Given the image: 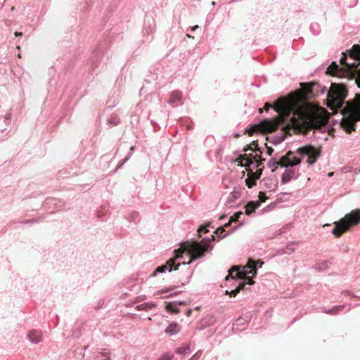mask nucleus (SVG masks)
<instances>
[{"instance_id":"37","label":"nucleus","mask_w":360,"mask_h":360,"mask_svg":"<svg viewBox=\"0 0 360 360\" xmlns=\"http://www.w3.org/2000/svg\"><path fill=\"white\" fill-rule=\"evenodd\" d=\"M184 304H185V302L181 300V301L172 302L169 304L174 309V308H176V307H178L181 306V305H184Z\"/></svg>"},{"instance_id":"21","label":"nucleus","mask_w":360,"mask_h":360,"mask_svg":"<svg viewBox=\"0 0 360 360\" xmlns=\"http://www.w3.org/2000/svg\"><path fill=\"white\" fill-rule=\"evenodd\" d=\"M243 225V223H240L238 224L237 226H235L233 227H232L231 229V230L222 235H221V232H223V229H218L217 230H216L214 231V233L217 235V236L218 237L219 240H221V239H223L224 238H225L226 236H227L228 235H229L230 233L236 231V230H238L240 227H241Z\"/></svg>"},{"instance_id":"2","label":"nucleus","mask_w":360,"mask_h":360,"mask_svg":"<svg viewBox=\"0 0 360 360\" xmlns=\"http://www.w3.org/2000/svg\"><path fill=\"white\" fill-rule=\"evenodd\" d=\"M252 159H249L246 154L238 153L237 151L226 157L227 160L233 163L238 162V166L245 168L248 174L245 182L249 188H252L256 184L257 181L260 179L262 174V170L259 168L257 160L253 155H252Z\"/></svg>"},{"instance_id":"54","label":"nucleus","mask_w":360,"mask_h":360,"mask_svg":"<svg viewBox=\"0 0 360 360\" xmlns=\"http://www.w3.org/2000/svg\"><path fill=\"white\" fill-rule=\"evenodd\" d=\"M134 303H135L134 302H131V303H127L126 304V307H132L134 305Z\"/></svg>"},{"instance_id":"27","label":"nucleus","mask_w":360,"mask_h":360,"mask_svg":"<svg viewBox=\"0 0 360 360\" xmlns=\"http://www.w3.org/2000/svg\"><path fill=\"white\" fill-rule=\"evenodd\" d=\"M255 209L256 208H252V209L246 208L245 212H244V213L243 212H241V211H239V212L235 213L233 216H231L230 219H232V220H239L240 217L242 215H243L244 214L245 215L250 216L252 213L255 212Z\"/></svg>"},{"instance_id":"31","label":"nucleus","mask_w":360,"mask_h":360,"mask_svg":"<svg viewBox=\"0 0 360 360\" xmlns=\"http://www.w3.org/2000/svg\"><path fill=\"white\" fill-rule=\"evenodd\" d=\"M240 196V187L234 186L233 191L227 198V202H233Z\"/></svg>"},{"instance_id":"49","label":"nucleus","mask_w":360,"mask_h":360,"mask_svg":"<svg viewBox=\"0 0 360 360\" xmlns=\"http://www.w3.org/2000/svg\"><path fill=\"white\" fill-rule=\"evenodd\" d=\"M14 35L16 37H22L23 35L22 32H15L14 33Z\"/></svg>"},{"instance_id":"55","label":"nucleus","mask_w":360,"mask_h":360,"mask_svg":"<svg viewBox=\"0 0 360 360\" xmlns=\"http://www.w3.org/2000/svg\"><path fill=\"white\" fill-rule=\"evenodd\" d=\"M220 153H221V149L219 148L215 153L216 157H218L220 155Z\"/></svg>"},{"instance_id":"44","label":"nucleus","mask_w":360,"mask_h":360,"mask_svg":"<svg viewBox=\"0 0 360 360\" xmlns=\"http://www.w3.org/2000/svg\"><path fill=\"white\" fill-rule=\"evenodd\" d=\"M131 123L133 124L134 122H136V123L139 122V116L137 115H131Z\"/></svg>"},{"instance_id":"57","label":"nucleus","mask_w":360,"mask_h":360,"mask_svg":"<svg viewBox=\"0 0 360 360\" xmlns=\"http://www.w3.org/2000/svg\"><path fill=\"white\" fill-rule=\"evenodd\" d=\"M297 320V318H295L292 320V321L290 323V325H292L295 323V321Z\"/></svg>"},{"instance_id":"40","label":"nucleus","mask_w":360,"mask_h":360,"mask_svg":"<svg viewBox=\"0 0 360 360\" xmlns=\"http://www.w3.org/2000/svg\"><path fill=\"white\" fill-rule=\"evenodd\" d=\"M98 360H110L107 354H101L98 356Z\"/></svg>"},{"instance_id":"20","label":"nucleus","mask_w":360,"mask_h":360,"mask_svg":"<svg viewBox=\"0 0 360 360\" xmlns=\"http://www.w3.org/2000/svg\"><path fill=\"white\" fill-rule=\"evenodd\" d=\"M157 307V304L153 302H146L141 304H138L135 307V309L136 311H148L152 309H154Z\"/></svg>"},{"instance_id":"1","label":"nucleus","mask_w":360,"mask_h":360,"mask_svg":"<svg viewBox=\"0 0 360 360\" xmlns=\"http://www.w3.org/2000/svg\"><path fill=\"white\" fill-rule=\"evenodd\" d=\"M213 240L210 238H204L200 243L196 245L190 255V261L185 262L183 260L184 255L181 254H175L172 258L168 259L165 264L158 266L155 270L150 275V277H155L159 274H162L167 271L171 272L177 270L179 266L190 264L193 261L202 258L207 253H210L213 248Z\"/></svg>"},{"instance_id":"48","label":"nucleus","mask_w":360,"mask_h":360,"mask_svg":"<svg viewBox=\"0 0 360 360\" xmlns=\"http://www.w3.org/2000/svg\"><path fill=\"white\" fill-rule=\"evenodd\" d=\"M335 65V68H338V66H339V65L337 64L336 61H333V62H332V64L330 65V67H328V68L327 72H328V71H329L330 68H332V65Z\"/></svg>"},{"instance_id":"13","label":"nucleus","mask_w":360,"mask_h":360,"mask_svg":"<svg viewBox=\"0 0 360 360\" xmlns=\"http://www.w3.org/2000/svg\"><path fill=\"white\" fill-rule=\"evenodd\" d=\"M290 194V192H281L276 195V200L269 205L266 206L264 210H269L271 207L274 208L276 205L283 202H286L288 200V197Z\"/></svg>"},{"instance_id":"10","label":"nucleus","mask_w":360,"mask_h":360,"mask_svg":"<svg viewBox=\"0 0 360 360\" xmlns=\"http://www.w3.org/2000/svg\"><path fill=\"white\" fill-rule=\"evenodd\" d=\"M155 20L152 17L146 15L143 23V33L146 34L147 40H153V36L152 34L155 32Z\"/></svg>"},{"instance_id":"28","label":"nucleus","mask_w":360,"mask_h":360,"mask_svg":"<svg viewBox=\"0 0 360 360\" xmlns=\"http://www.w3.org/2000/svg\"><path fill=\"white\" fill-rule=\"evenodd\" d=\"M331 263L328 260H324L320 262L316 263L313 268L318 271H323L328 269H329Z\"/></svg>"},{"instance_id":"35","label":"nucleus","mask_w":360,"mask_h":360,"mask_svg":"<svg viewBox=\"0 0 360 360\" xmlns=\"http://www.w3.org/2000/svg\"><path fill=\"white\" fill-rule=\"evenodd\" d=\"M293 227H294V226H293L292 222L288 223L279 229V234L286 233L288 231H289Z\"/></svg>"},{"instance_id":"29","label":"nucleus","mask_w":360,"mask_h":360,"mask_svg":"<svg viewBox=\"0 0 360 360\" xmlns=\"http://www.w3.org/2000/svg\"><path fill=\"white\" fill-rule=\"evenodd\" d=\"M174 352L180 355H186L191 353V347L188 344H184L181 347L175 348Z\"/></svg>"},{"instance_id":"14","label":"nucleus","mask_w":360,"mask_h":360,"mask_svg":"<svg viewBox=\"0 0 360 360\" xmlns=\"http://www.w3.org/2000/svg\"><path fill=\"white\" fill-rule=\"evenodd\" d=\"M27 339L34 344H38L41 342L42 332L40 330L32 329L27 333Z\"/></svg>"},{"instance_id":"45","label":"nucleus","mask_w":360,"mask_h":360,"mask_svg":"<svg viewBox=\"0 0 360 360\" xmlns=\"http://www.w3.org/2000/svg\"><path fill=\"white\" fill-rule=\"evenodd\" d=\"M146 298V295L137 297L136 298V300L134 301V302H139L140 301L144 300Z\"/></svg>"},{"instance_id":"34","label":"nucleus","mask_w":360,"mask_h":360,"mask_svg":"<svg viewBox=\"0 0 360 360\" xmlns=\"http://www.w3.org/2000/svg\"><path fill=\"white\" fill-rule=\"evenodd\" d=\"M174 359V354L170 352H166L162 353L158 360H172Z\"/></svg>"},{"instance_id":"33","label":"nucleus","mask_w":360,"mask_h":360,"mask_svg":"<svg viewBox=\"0 0 360 360\" xmlns=\"http://www.w3.org/2000/svg\"><path fill=\"white\" fill-rule=\"evenodd\" d=\"M120 122V120L119 117L115 113L112 114L108 119V124L111 127L117 126Z\"/></svg>"},{"instance_id":"26","label":"nucleus","mask_w":360,"mask_h":360,"mask_svg":"<svg viewBox=\"0 0 360 360\" xmlns=\"http://www.w3.org/2000/svg\"><path fill=\"white\" fill-rule=\"evenodd\" d=\"M135 150V146H131L128 152L127 155L122 160L119 162L117 167L115 169L114 172H116L119 169L122 168L123 165L130 159Z\"/></svg>"},{"instance_id":"39","label":"nucleus","mask_w":360,"mask_h":360,"mask_svg":"<svg viewBox=\"0 0 360 360\" xmlns=\"http://www.w3.org/2000/svg\"><path fill=\"white\" fill-rule=\"evenodd\" d=\"M104 303H105L104 300H102V299L99 300L95 306V309L98 310V309H101L103 307V305L104 304Z\"/></svg>"},{"instance_id":"59","label":"nucleus","mask_w":360,"mask_h":360,"mask_svg":"<svg viewBox=\"0 0 360 360\" xmlns=\"http://www.w3.org/2000/svg\"><path fill=\"white\" fill-rule=\"evenodd\" d=\"M195 359H197L196 354L193 355L191 360H195Z\"/></svg>"},{"instance_id":"52","label":"nucleus","mask_w":360,"mask_h":360,"mask_svg":"<svg viewBox=\"0 0 360 360\" xmlns=\"http://www.w3.org/2000/svg\"><path fill=\"white\" fill-rule=\"evenodd\" d=\"M191 313H192V310L191 309H189L186 310V314L187 316H188L191 314Z\"/></svg>"},{"instance_id":"36","label":"nucleus","mask_w":360,"mask_h":360,"mask_svg":"<svg viewBox=\"0 0 360 360\" xmlns=\"http://www.w3.org/2000/svg\"><path fill=\"white\" fill-rule=\"evenodd\" d=\"M44 221V217L39 218H32L29 219L23 220L21 223L22 224H33V223H39Z\"/></svg>"},{"instance_id":"62","label":"nucleus","mask_w":360,"mask_h":360,"mask_svg":"<svg viewBox=\"0 0 360 360\" xmlns=\"http://www.w3.org/2000/svg\"><path fill=\"white\" fill-rule=\"evenodd\" d=\"M86 8H89V7H90V6H90V4H89V3H88V2H86Z\"/></svg>"},{"instance_id":"42","label":"nucleus","mask_w":360,"mask_h":360,"mask_svg":"<svg viewBox=\"0 0 360 360\" xmlns=\"http://www.w3.org/2000/svg\"><path fill=\"white\" fill-rule=\"evenodd\" d=\"M230 181H231V179H230V178L229 176H224L222 177V184L224 185V186L226 188H228V186H227L226 183L230 182Z\"/></svg>"},{"instance_id":"12","label":"nucleus","mask_w":360,"mask_h":360,"mask_svg":"<svg viewBox=\"0 0 360 360\" xmlns=\"http://www.w3.org/2000/svg\"><path fill=\"white\" fill-rule=\"evenodd\" d=\"M216 322V318L213 315H207L204 316L198 323V328L204 330L205 328L213 326Z\"/></svg>"},{"instance_id":"24","label":"nucleus","mask_w":360,"mask_h":360,"mask_svg":"<svg viewBox=\"0 0 360 360\" xmlns=\"http://www.w3.org/2000/svg\"><path fill=\"white\" fill-rule=\"evenodd\" d=\"M182 98V93L181 91L175 90L170 93L168 103H175L178 101H181Z\"/></svg>"},{"instance_id":"38","label":"nucleus","mask_w":360,"mask_h":360,"mask_svg":"<svg viewBox=\"0 0 360 360\" xmlns=\"http://www.w3.org/2000/svg\"><path fill=\"white\" fill-rule=\"evenodd\" d=\"M270 108H273L276 112H278V105L276 103H274L272 106L265 104L264 109L266 111H268Z\"/></svg>"},{"instance_id":"41","label":"nucleus","mask_w":360,"mask_h":360,"mask_svg":"<svg viewBox=\"0 0 360 360\" xmlns=\"http://www.w3.org/2000/svg\"><path fill=\"white\" fill-rule=\"evenodd\" d=\"M129 290L130 291H133L134 290H140V285L139 283L133 284L130 287H129Z\"/></svg>"},{"instance_id":"53","label":"nucleus","mask_w":360,"mask_h":360,"mask_svg":"<svg viewBox=\"0 0 360 360\" xmlns=\"http://www.w3.org/2000/svg\"><path fill=\"white\" fill-rule=\"evenodd\" d=\"M347 65L349 66H356V64L355 62L347 63Z\"/></svg>"},{"instance_id":"17","label":"nucleus","mask_w":360,"mask_h":360,"mask_svg":"<svg viewBox=\"0 0 360 360\" xmlns=\"http://www.w3.org/2000/svg\"><path fill=\"white\" fill-rule=\"evenodd\" d=\"M298 245V242L294 241L288 243L285 248L278 250L279 255L292 253Z\"/></svg>"},{"instance_id":"30","label":"nucleus","mask_w":360,"mask_h":360,"mask_svg":"<svg viewBox=\"0 0 360 360\" xmlns=\"http://www.w3.org/2000/svg\"><path fill=\"white\" fill-rule=\"evenodd\" d=\"M215 145V139L212 135H208L204 140V146L209 150L207 151L208 154L211 152V148Z\"/></svg>"},{"instance_id":"19","label":"nucleus","mask_w":360,"mask_h":360,"mask_svg":"<svg viewBox=\"0 0 360 360\" xmlns=\"http://www.w3.org/2000/svg\"><path fill=\"white\" fill-rule=\"evenodd\" d=\"M347 306V304L335 305L330 309H323V311L327 314L337 315L341 312Z\"/></svg>"},{"instance_id":"25","label":"nucleus","mask_w":360,"mask_h":360,"mask_svg":"<svg viewBox=\"0 0 360 360\" xmlns=\"http://www.w3.org/2000/svg\"><path fill=\"white\" fill-rule=\"evenodd\" d=\"M126 219H127L128 221L133 222L135 224H137L141 220L140 214H139V212H137L136 210L131 211L126 216Z\"/></svg>"},{"instance_id":"60","label":"nucleus","mask_w":360,"mask_h":360,"mask_svg":"<svg viewBox=\"0 0 360 360\" xmlns=\"http://www.w3.org/2000/svg\"><path fill=\"white\" fill-rule=\"evenodd\" d=\"M195 359H197L196 354L193 355L191 360H195Z\"/></svg>"},{"instance_id":"15","label":"nucleus","mask_w":360,"mask_h":360,"mask_svg":"<svg viewBox=\"0 0 360 360\" xmlns=\"http://www.w3.org/2000/svg\"><path fill=\"white\" fill-rule=\"evenodd\" d=\"M288 156L289 155H285L279 157L278 158L273 157L267 162V166L269 168H272L274 167H280L281 168V163H284L287 158H288Z\"/></svg>"},{"instance_id":"50","label":"nucleus","mask_w":360,"mask_h":360,"mask_svg":"<svg viewBox=\"0 0 360 360\" xmlns=\"http://www.w3.org/2000/svg\"><path fill=\"white\" fill-rule=\"evenodd\" d=\"M64 205V202L61 200V202H57L56 205H55L54 207L59 208L61 207Z\"/></svg>"},{"instance_id":"46","label":"nucleus","mask_w":360,"mask_h":360,"mask_svg":"<svg viewBox=\"0 0 360 360\" xmlns=\"http://www.w3.org/2000/svg\"><path fill=\"white\" fill-rule=\"evenodd\" d=\"M358 306H360V303L349 304L347 311L349 310L351 308H354Z\"/></svg>"},{"instance_id":"22","label":"nucleus","mask_w":360,"mask_h":360,"mask_svg":"<svg viewBox=\"0 0 360 360\" xmlns=\"http://www.w3.org/2000/svg\"><path fill=\"white\" fill-rule=\"evenodd\" d=\"M178 287H179L178 285H173V286L165 287V288L158 290L157 292V295H162L163 293L170 292V294L167 295L166 297H169L177 295L181 293V291H175L174 292H171L174 289H176Z\"/></svg>"},{"instance_id":"9","label":"nucleus","mask_w":360,"mask_h":360,"mask_svg":"<svg viewBox=\"0 0 360 360\" xmlns=\"http://www.w3.org/2000/svg\"><path fill=\"white\" fill-rule=\"evenodd\" d=\"M72 60L69 59V57H65L61 59H57L53 65L49 69V74H52L53 71L58 70L59 72L68 70L72 66Z\"/></svg>"},{"instance_id":"7","label":"nucleus","mask_w":360,"mask_h":360,"mask_svg":"<svg viewBox=\"0 0 360 360\" xmlns=\"http://www.w3.org/2000/svg\"><path fill=\"white\" fill-rule=\"evenodd\" d=\"M296 152L301 158H307L306 161L309 165L315 164L321 155V151L312 145H304L300 147Z\"/></svg>"},{"instance_id":"43","label":"nucleus","mask_w":360,"mask_h":360,"mask_svg":"<svg viewBox=\"0 0 360 360\" xmlns=\"http://www.w3.org/2000/svg\"><path fill=\"white\" fill-rule=\"evenodd\" d=\"M344 294L345 295H351L354 298H356V299H359L360 298V295H356V294H353L350 290H345L344 292Z\"/></svg>"},{"instance_id":"16","label":"nucleus","mask_w":360,"mask_h":360,"mask_svg":"<svg viewBox=\"0 0 360 360\" xmlns=\"http://www.w3.org/2000/svg\"><path fill=\"white\" fill-rule=\"evenodd\" d=\"M181 330V326L175 321L171 322L169 326L165 328V332L166 334L172 336L179 333Z\"/></svg>"},{"instance_id":"47","label":"nucleus","mask_w":360,"mask_h":360,"mask_svg":"<svg viewBox=\"0 0 360 360\" xmlns=\"http://www.w3.org/2000/svg\"><path fill=\"white\" fill-rule=\"evenodd\" d=\"M273 152H274V149L273 148H266V153L269 155H271Z\"/></svg>"},{"instance_id":"58","label":"nucleus","mask_w":360,"mask_h":360,"mask_svg":"<svg viewBox=\"0 0 360 360\" xmlns=\"http://www.w3.org/2000/svg\"><path fill=\"white\" fill-rule=\"evenodd\" d=\"M53 82H54V79H53V78H52V79H50V82H50L51 85H52V84L53 83Z\"/></svg>"},{"instance_id":"56","label":"nucleus","mask_w":360,"mask_h":360,"mask_svg":"<svg viewBox=\"0 0 360 360\" xmlns=\"http://www.w3.org/2000/svg\"><path fill=\"white\" fill-rule=\"evenodd\" d=\"M150 123L154 126L155 127L157 125V123L155 122H154L153 120H150Z\"/></svg>"},{"instance_id":"63","label":"nucleus","mask_w":360,"mask_h":360,"mask_svg":"<svg viewBox=\"0 0 360 360\" xmlns=\"http://www.w3.org/2000/svg\"><path fill=\"white\" fill-rule=\"evenodd\" d=\"M328 176H330H330H333V173H332V172H329V173L328 174Z\"/></svg>"},{"instance_id":"8","label":"nucleus","mask_w":360,"mask_h":360,"mask_svg":"<svg viewBox=\"0 0 360 360\" xmlns=\"http://www.w3.org/2000/svg\"><path fill=\"white\" fill-rule=\"evenodd\" d=\"M251 319L252 315L250 312H247L243 314L241 316L236 319L233 323V330L243 331L251 321Z\"/></svg>"},{"instance_id":"6","label":"nucleus","mask_w":360,"mask_h":360,"mask_svg":"<svg viewBox=\"0 0 360 360\" xmlns=\"http://www.w3.org/2000/svg\"><path fill=\"white\" fill-rule=\"evenodd\" d=\"M301 163L300 160L292 155H289L288 158L285 160L284 163H281V168H284V172L281 174V184H285L290 182L292 179H297V176H295V170L294 169L295 166L300 165Z\"/></svg>"},{"instance_id":"4","label":"nucleus","mask_w":360,"mask_h":360,"mask_svg":"<svg viewBox=\"0 0 360 360\" xmlns=\"http://www.w3.org/2000/svg\"><path fill=\"white\" fill-rule=\"evenodd\" d=\"M257 271L256 269H246L243 268L239 271H233L229 272V274L226 278V281H229L231 279L235 280L236 287L234 290H231L230 292L226 291V294L229 293L231 296H236V294L241 290L245 288V285H252L254 284V277L256 276Z\"/></svg>"},{"instance_id":"61","label":"nucleus","mask_w":360,"mask_h":360,"mask_svg":"<svg viewBox=\"0 0 360 360\" xmlns=\"http://www.w3.org/2000/svg\"><path fill=\"white\" fill-rule=\"evenodd\" d=\"M358 112H359V116H360V104L358 106Z\"/></svg>"},{"instance_id":"18","label":"nucleus","mask_w":360,"mask_h":360,"mask_svg":"<svg viewBox=\"0 0 360 360\" xmlns=\"http://www.w3.org/2000/svg\"><path fill=\"white\" fill-rule=\"evenodd\" d=\"M286 138V136L282 133L268 136V141L274 146H276L282 143Z\"/></svg>"},{"instance_id":"5","label":"nucleus","mask_w":360,"mask_h":360,"mask_svg":"<svg viewBox=\"0 0 360 360\" xmlns=\"http://www.w3.org/2000/svg\"><path fill=\"white\" fill-rule=\"evenodd\" d=\"M334 224L335 226L331 232L336 238H339L343 233L349 230L351 227L360 224V208L352 210Z\"/></svg>"},{"instance_id":"64","label":"nucleus","mask_w":360,"mask_h":360,"mask_svg":"<svg viewBox=\"0 0 360 360\" xmlns=\"http://www.w3.org/2000/svg\"><path fill=\"white\" fill-rule=\"evenodd\" d=\"M321 94H324V91H323V90H321Z\"/></svg>"},{"instance_id":"51","label":"nucleus","mask_w":360,"mask_h":360,"mask_svg":"<svg viewBox=\"0 0 360 360\" xmlns=\"http://www.w3.org/2000/svg\"><path fill=\"white\" fill-rule=\"evenodd\" d=\"M98 219L102 221H106L107 220V218L105 216L104 217H101L100 216L99 214L98 215Z\"/></svg>"},{"instance_id":"32","label":"nucleus","mask_w":360,"mask_h":360,"mask_svg":"<svg viewBox=\"0 0 360 360\" xmlns=\"http://www.w3.org/2000/svg\"><path fill=\"white\" fill-rule=\"evenodd\" d=\"M309 30L314 35H319L321 32V26L318 22H311L309 26Z\"/></svg>"},{"instance_id":"3","label":"nucleus","mask_w":360,"mask_h":360,"mask_svg":"<svg viewBox=\"0 0 360 360\" xmlns=\"http://www.w3.org/2000/svg\"><path fill=\"white\" fill-rule=\"evenodd\" d=\"M111 42V39L108 36H105L102 40L99 41L96 47L83 65L81 71L85 77L86 82H91L94 76L98 74L96 70L99 68L101 61L103 59L104 55Z\"/></svg>"},{"instance_id":"23","label":"nucleus","mask_w":360,"mask_h":360,"mask_svg":"<svg viewBox=\"0 0 360 360\" xmlns=\"http://www.w3.org/2000/svg\"><path fill=\"white\" fill-rule=\"evenodd\" d=\"M57 202H61V200L49 197L44 200L42 206L44 209H50L51 207H54Z\"/></svg>"},{"instance_id":"11","label":"nucleus","mask_w":360,"mask_h":360,"mask_svg":"<svg viewBox=\"0 0 360 360\" xmlns=\"http://www.w3.org/2000/svg\"><path fill=\"white\" fill-rule=\"evenodd\" d=\"M260 184L269 191H274L278 186V181L276 176H269L268 178H264Z\"/></svg>"}]
</instances>
